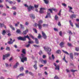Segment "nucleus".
Here are the masks:
<instances>
[{
	"label": "nucleus",
	"mask_w": 79,
	"mask_h": 79,
	"mask_svg": "<svg viewBox=\"0 0 79 79\" xmlns=\"http://www.w3.org/2000/svg\"><path fill=\"white\" fill-rule=\"evenodd\" d=\"M22 52L23 54H21V56H20V58L21 60V62L24 63V61H27V58L25 57V54L26 53V49H22Z\"/></svg>",
	"instance_id": "obj_1"
},
{
	"label": "nucleus",
	"mask_w": 79,
	"mask_h": 79,
	"mask_svg": "<svg viewBox=\"0 0 79 79\" xmlns=\"http://www.w3.org/2000/svg\"><path fill=\"white\" fill-rule=\"evenodd\" d=\"M26 38H27L29 40H31V39H30V38H29V37L28 36V35H27L26 36H25L24 37L19 36L17 38V39L19 40L26 41Z\"/></svg>",
	"instance_id": "obj_2"
},
{
	"label": "nucleus",
	"mask_w": 79,
	"mask_h": 79,
	"mask_svg": "<svg viewBox=\"0 0 79 79\" xmlns=\"http://www.w3.org/2000/svg\"><path fill=\"white\" fill-rule=\"evenodd\" d=\"M44 50L47 52L48 54L49 55H51V51H52V49L50 48L47 47L46 48H45V47H43Z\"/></svg>",
	"instance_id": "obj_3"
},
{
	"label": "nucleus",
	"mask_w": 79,
	"mask_h": 79,
	"mask_svg": "<svg viewBox=\"0 0 79 79\" xmlns=\"http://www.w3.org/2000/svg\"><path fill=\"white\" fill-rule=\"evenodd\" d=\"M54 65L56 67L55 69L56 70H60V66H59L58 65L57 66L56 64L55 63L54 64Z\"/></svg>",
	"instance_id": "obj_4"
},
{
	"label": "nucleus",
	"mask_w": 79,
	"mask_h": 79,
	"mask_svg": "<svg viewBox=\"0 0 79 79\" xmlns=\"http://www.w3.org/2000/svg\"><path fill=\"white\" fill-rule=\"evenodd\" d=\"M10 54H6L5 55H3V60H5V58H7V57H8V56H10Z\"/></svg>",
	"instance_id": "obj_5"
},
{
	"label": "nucleus",
	"mask_w": 79,
	"mask_h": 79,
	"mask_svg": "<svg viewBox=\"0 0 79 79\" xmlns=\"http://www.w3.org/2000/svg\"><path fill=\"white\" fill-rule=\"evenodd\" d=\"M42 34L43 38L44 39H47V35H45V33L44 32L42 31Z\"/></svg>",
	"instance_id": "obj_6"
},
{
	"label": "nucleus",
	"mask_w": 79,
	"mask_h": 79,
	"mask_svg": "<svg viewBox=\"0 0 79 79\" xmlns=\"http://www.w3.org/2000/svg\"><path fill=\"white\" fill-rule=\"evenodd\" d=\"M60 45L61 48H63V47H64V42H61L60 43Z\"/></svg>",
	"instance_id": "obj_7"
},
{
	"label": "nucleus",
	"mask_w": 79,
	"mask_h": 79,
	"mask_svg": "<svg viewBox=\"0 0 79 79\" xmlns=\"http://www.w3.org/2000/svg\"><path fill=\"white\" fill-rule=\"evenodd\" d=\"M70 18L71 19H73V18H76V15L75 14H72L70 16Z\"/></svg>",
	"instance_id": "obj_8"
},
{
	"label": "nucleus",
	"mask_w": 79,
	"mask_h": 79,
	"mask_svg": "<svg viewBox=\"0 0 79 79\" xmlns=\"http://www.w3.org/2000/svg\"><path fill=\"white\" fill-rule=\"evenodd\" d=\"M32 8H34V7L33 6H30L28 8V10L29 12L32 10Z\"/></svg>",
	"instance_id": "obj_9"
},
{
	"label": "nucleus",
	"mask_w": 79,
	"mask_h": 79,
	"mask_svg": "<svg viewBox=\"0 0 79 79\" xmlns=\"http://www.w3.org/2000/svg\"><path fill=\"white\" fill-rule=\"evenodd\" d=\"M40 61H41L42 63H44V64H46V63H47L46 60H44L42 59H40Z\"/></svg>",
	"instance_id": "obj_10"
},
{
	"label": "nucleus",
	"mask_w": 79,
	"mask_h": 79,
	"mask_svg": "<svg viewBox=\"0 0 79 79\" xmlns=\"http://www.w3.org/2000/svg\"><path fill=\"white\" fill-rule=\"evenodd\" d=\"M19 63H18V62H17L13 66V68H14L15 69V68H17V67H18V66H19Z\"/></svg>",
	"instance_id": "obj_11"
},
{
	"label": "nucleus",
	"mask_w": 79,
	"mask_h": 79,
	"mask_svg": "<svg viewBox=\"0 0 79 79\" xmlns=\"http://www.w3.org/2000/svg\"><path fill=\"white\" fill-rule=\"evenodd\" d=\"M68 8H69V11L70 13H72L73 12V11L71 10H73V7L70 6H68Z\"/></svg>",
	"instance_id": "obj_12"
},
{
	"label": "nucleus",
	"mask_w": 79,
	"mask_h": 79,
	"mask_svg": "<svg viewBox=\"0 0 79 79\" xmlns=\"http://www.w3.org/2000/svg\"><path fill=\"white\" fill-rule=\"evenodd\" d=\"M51 18V16H50V13H48L47 15L45 17V18Z\"/></svg>",
	"instance_id": "obj_13"
},
{
	"label": "nucleus",
	"mask_w": 79,
	"mask_h": 79,
	"mask_svg": "<svg viewBox=\"0 0 79 79\" xmlns=\"http://www.w3.org/2000/svg\"><path fill=\"white\" fill-rule=\"evenodd\" d=\"M27 32H28V29H27L26 30L23 31V35L26 34L27 33Z\"/></svg>",
	"instance_id": "obj_14"
},
{
	"label": "nucleus",
	"mask_w": 79,
	"mask_h": 79,
	"mask_svg": "<svg viewBox=\"0 0 79 79\" xmlns=\"http://www.w3.org/2000/svg\"><path fill=\"white\" fill-rule=\"evenodd\" d=\"M29 16L31 18H32L33 19H35V16H34V15L31 14L29 15Z\"/></svg>",
	"instance_id": "obj_15"
},
{
	"label": "nucleus",
	"mask_w": 79,
	"mask_h": 79,
	"mask_svg": "<svg viewBox=\"0 0 79 79\" xmlns=\"http://www.w3.org/2000/svg\"><path fill=\"white\" fill-rule=\"evenodd\" d=\"M16 32L18 33V34H21V30L19 29L17 30Z\"/></svg>",
	"instance_id": "obj_16"
},
{
	"label": "nucleus",
	"mask_w": 79,
	"mask_h": 79,
	"mask_svg": "<svg viewBox=\"0 0 79 79\" xmlns=\"http://www.w3.org/2000/svg\"><path fill=\"white\" fill-rule=\"evenodd\" d=\"M24 76V73H21L18 76H17V77H21V76Z\"/></svg>",
	"instance_id": "obj_17"
},
{
	"label": "nucleus",
	"mask_w": 79,
	"mask_h": 79,
	"mask_svg": "<svg viewBox=\"0 0 79 79\" xmlns=\"http://www.w3.org/2000/svg\"><path fill=\"white\" fill-rule=\"evenodd\" d=\"M38 24H41L43 23V21L42 20H40L38 22Z\"/></svg>",
	"instance_id": "obj_18"
},
{
	"label": "nucleus",
	"mask_w": 79,
	"mask_h": 79,
	"mask_svg": "<svg viewBox=\"0 0 79 79\" xmlns=\"http://www.w3.org/2000/svg\"><path fill=\"white\" fill-rule=\"evenodd\" d=\"M35 43L37 44H39V40L37 38L35 39Z\"/></svg>",
	"instance_id": "obj_19"
},
{
	"label": "nucleus",
	"mask_w": 79,
	"mask_h": 79,
	"mask_svg": "<svg viewBox=\"0 0 79 79\" xmlns=\"http://www.w3.org/2000/svg\"><path fill=\"white\" fill-rule=\"evenodd\" d=\"M33 67L36 70L37 69V64H35L34 65Z\"/></svg>",
	"instance_id": "obj_20"
},
{
	"label": "nucleus",
	"mask_w": 79,
	"mask_h": 79,
	"mask_svg": "<svg viewBox=\"0 0 79 79\" xmlns=\"http://www.w3.org/2000/svg\"><path fill=\"white\" fill-rule=\"evenodd\" d=\"M43 0L46 4H48V2H49V1H48V0Z\"/></svg>",
	"instance_id": "obj_21"
},
{
	"label": "nucleus",
	"mask_w": 79,
	"mask_h": 79,
	"mask_svg": "<svg viewBox=\"0 0 79 79\" xmlns=\"http://www.w3.org/2000/svg\"><path fill=\"white\" fill-rule=\"evenodd\" d=\"M43 0L46 4H48V2H49V1H48V0Z\"/></svg>",
	"instance_id": "obj_22"
},
{
	"label": "nucleus",
	"mask_w": 79,
	"mask_h": 79,
	"mask_svg": "<svg viewBox=\"0 0 79 79\" xmlns=\"http://www.w3.org/2000/svg\"><path fill=\"white\" fill-rule=\"evenodd\" d=\"M13 42H12L11 41H9L7 42V44H9V45H11V44H13Z\"/></svg>",
	"instance_id": "obj_23"
},
{
	"label": "nucleus",
	"mask_w": 79,
	"mask_h": 79,
	"mask_svg": "<svg viewBox=\"0 0 79 79\" xmlns=\"http://www.w3.org/2000/svg\"><path fill=\"white\" fill-rule=\"evenodd\" d=\"M70 56L71 58L73 59V54L72 53H70Z\"/></svg>",
	"instance_id": "obj_24"
},
{
	"label": "nucleus",
	"mask_w": 79,
	"mask_h": 79,
	"mask_svg": "<svg viewBox=\"0 0 79 79\" xmlns=\"http://www.w3.org/2000/svg\"><path fill=\"white\" fill-rule=\"evenodd\" d=\"M9 26L10 27V28H11L12 30H13V31L15 30V28L13 27V26H12V25H10Z\"/></svg>",
	"instance_id": "obj_25"
},
{
	"label": "nucleus",
	"mask_w": 79,
	"mask_h": 79,
	"mask_svg": "<svg viewBox=\"0 0 79 79\" xmlns=\"http://www.w3.org/2000/svg\"><path fill=\"white\" fill-rule=\"evenodd\" d=\"M69 23L70 25L72 26V27H73V23L71 22V20H69Z\"/></svg>",
	"instance_id": "obj_26"
},
{
	"label": "nucleus",
	"mask_w": 79,
	"mask_h": 79,
	"mask_svg": "<svg viewBox=\"0 0 79 79\" xmlns=\"http://www.w3.org/2000/svg\"><path fill=\"white\" fill-rule=\"evenodd\" d=\"M33 31H34V32L36 34H37V30L36 29L33 28Z\"/></svg>",
	"instance_id": "obj_27"
},
{
	"label": "nucleus",
	"mask_w": 79,
	"mask_h": 79,
	"mask_svg": "<svg viewBox=\"0 0 79 79\" xmlns=\"http://www.w3.org/2000/svg\"><path fill=\"white\" fill-rule=\"evenodd\" d=\"M55 20L57 21V20H58L59 19L58 17L57 16V15H56L55 16Z\"/></svg>",
	"instance_id": "obj_28"
},
{
	"label": "nucleus",
	"mask_w": 79,
	"mask_h": 79,
	"mask_svg": "<svg viewBox=\"0 0 79 79\" xmlns=\"http://www.w3.org/2000/svg\"><path fill=\"white\" fill-rule=\"evenodd\" d=\"M38 27L40 29H42V25L38 24Z\"/></svg>",
	"instance_id": "obj_29"
},
{
	"label": "nucleus",
	"mask_w": 79,
	"mask_h": 79,
	"mask_svg": "<svg viewBox=\"0 0 79 79\" xmlns=\"http://www.w3.org/2000/svg\"><path fill=\"white\" fill-rule=\"evenodd\" d=\"M67 45L69 47H72L73 46V45H72V44H71V43H68Z\"/></svg>",
	"instance_id": "obj_30"
},
{
	"label": "nucleus",
	"mask_w": 79,
	"mask_h": 79,
	"mask_svg": "<svg viewBox=\"0 0 79 79\" xmlns=\"http://www.w3.org/2000/svg\"><path fill=\"white\" fill-rule=\"evenodd\" d=\"M62 51L64 53H65V54H67V55H69V54L68 52L66 51H64V50H63Z\"/></svg>",
	"instance_id": "obj_31"
},
{
	"label": "nucleus",
	"mask_w": 79,
	"mask_h": 79,
	"mask_svg": "<svg viewBox=\"0 0 79 79\" xmlns=\"http://www.w3.org/2000/svg\"><path fill=\"white\" fill-rule=\"evenodd\" d=\"M29 41L28 42V44H32V43H34V42L33 41H31V39L30 40H29Z\"/></svg>",
	"instance_id": "obj_32"
},
{
	"label": "nucleus",
	"mask_w": 79,
	"mask_h": 79,
	"mask_svg": "<svg viewBox=\"0 0 79 79\" xmlns=\"http://www.w3.org/2000/svg\"><path fill=\"white\" fill-rule=\"evenodd\" d=\"M63 60H64V61L66 63H68V61H66V60L65 59V56H64V57L63 58Z\"/></svg>",
	"instance_id": "obj_33"
},
{
	"label": "nucleus",
	"mask_w": 79,
	"mask_h": 79,
	"mask_svg": "<svg viewBox=\"0 0 79 79\" xmlns=\"http://www.w3.org/2000/svg\"><path fill=\"white\" fill-rule=\"evenodd\" d=\"M75 25L76 26V27H78V28H79V23H78L77 24L76 23Z\"/></svg>",
	"instance_id": "obj_34"
},
{
	"label": "nucleus",
	"mask_w": 79,
	"mask_h": 79,
	"mask_svg": "<svg viewBox=\"0 0 79 79\" xmlns=\"http://www.w3.org/2000/svg\"><path fill=\"white\" fill-rule=\"evenodd\" d=\"M6 50H8V51H9V50H10V48L9 47H7L6 48Z\"/></svg>",
	"instance_id": "obj_35"
},
{
	"label": "nucleus",
	"mask_w": 79,
	"mask_h": 79,
	"mask_svg": "<svg viewBox=\"0 0 79 79\" xmlns=\"http://www.w3.org/2000/svg\"><path fill=\"white\" fill-rule=\"evenodd\" d=\"M44 13V10H40V13L42 14V13Z\"/></svg>",
	"instance_id": "obj_36"
},
{
	"label": "nucleus",
	"mask_w": 79,
	"mask_h": 79,
	"mask_svg": "<svg viewBox=\"0 0 79 79\" xmlns=\"http://www.w3.org/2000/svg\"><path fill=\"white\" fill-rule=\"evenodd\" d=\"M4 26V24H3L0 23V27H3Z\"/></svg>",
	"instance_id": "obj_37"
},
{
	"label": "nucleus",
	"mask_w": 79,
	"mask_h": 79,
	"mask_svg": "<svg viewBox=\"0 0 79 79\" xmlns=\"http://www.w3.org/2000/svg\"><path fill=\"white\" fill-rule=\"evenodd\" d=\"M6 33V31H5V30H3L2 31V34L3 35H4Z\"/></svg>",
	"instance_id": "obj_38"
},
{
	"label": "nucleus",
	"mask_w": 79,
	"mask_h": 79,
	"mask_svg": "<svg viewBox=\"0 0 79 79\" xmlns=\"http://www.w3.org/2000/svg\"><path fill=\"white\" fill-rule=\"evenodd\" d=\"M20 71H22L24 70V68L23 67H21L20 69Z\"/></svg>",
	"instance_id": "obj_39"
},
{
	"label": "nucleus",
	"mask_w": 79,
	"mask_h": 79,
	"mask_svg": "<svg viewBox=\"0 0 79 79\" xmlns=\"http://www.w3.org/2000/svg\"><path fill=\"white\" fill-rule=\"evenodd\" d=\"M33 46L35 47H37V48H39V47H40V46L39 45H34Z\"/></svg>",
	"instance_id": "obj_40"
},
{
	"label": "nucleus",
	"mask_w": 79,
	"mask_h": 79,
	"mask_svg": "<svg viewBox=\"0 0 79 79\" xmlns=\"http://www.w3.org/2000/svg\"><path fill=\"white\" fill-rule=\"evenodd\" d=\"M61 10H60L59 11V13L58 14V15L59 16H61Z\"/></svg>",
	"instance_id": "obj_41"
},
{
	"label": "nucleus",
	"mask_w": 79,
	"mask_h": 79,
	"mask_svg": "<svg viewBox=\"0 0 79 79\" xmlns=\"http://www.w3.org/2000/svg\"><path fill=\"white\" fill-rule=\"evenodd\" d=\"M19 24V22H17V23L15 24V27H17Z\"/></svg>",
	"instance_id": "obj_42"
},
{
	"label": "nucleus",
	"mask_w": 79,
	"mask_h": 79,
	"mask_svg": "<svg viewBox=\"0 0 79 79\" xmlns=\"http://www.w3.org/2000/svg\"><path fill=\"white\" fill-rule=\"evenodd\" d=\"M20 27H21L22 29H24V27H23V26L22 24H20Z\"/></svg>",
	"instance_id": "obj_43"
},
{
	"label": "nucleus",
	"mask_w": 79,
	"mask_h": 79,
	"mask_svg": "<svg viewBox=\"0 0 79 79\" xmlns=\"http://www.w3.org/2000/svg\"><path fill=\"white\" fill-rule=\"evenodd\" d=\"M56 53H58V54L61 53V51H60V50H58L57 51Z\"/></svg>",
	"instance_id": "obj_44"
},
{
	"label": "nucleus",
	"mask_w": 79,
	"mask_h": 79,
	"mask_svg": "<svg viewBox=\"0 0 79 79\" xmlns=\"http://www.w3.org/2000/svg\"><path fill=\"white\" fill-rule=\"evenodd\" d=\"M62 5L63 6H64L65 7H66V6H67L66 4L64 3H62Z\"/></svg>",
	"instance_id": "obj_45"
},
{
	"label": "nucleus",
	"mask_w": 79,
	"mask_h": 79,
	"mask_svg": "<svg viewBox=\"0 0 79 79\" xmlns=\"http://www.w3.org/2000/svg\"><path fill=\"white\" fill-rule=\"evenodd\" d=\"M77 70H74L73 69H72L71 70V72H72V73H74V72H76V71H77Z\"/></svg>",
	"instance_id": "obj_46"
},
{
	"label": "nucleus",
	"mask_w": 79,
	"mask_h": 79,
	"mask_svg": "<svg viewBox=\"0 0 79 79\" xmlns=\"http://www.w3.org/2000/svg\"><path fill=\"white\" fill-rule=\"evenodd\" d=\"M42 37V36L40 35V34H39V35L38 37V39H40V38H41V37Z\"/></svg>",
	"instance_id": "obj_47"
},
{
	"label": "nucleus",
	"mask_w": 79,
	"mask_h": 79,
	"mask_svg": "<svg viewBox=\"0 0 79 79\" xmlns=\"http://www.w3.org/2000/svg\"><path fill=\"white\" fill-rule=\"evenodd\" d=\"M39 54L40 55L42 54V51H40L39 52Z\"/></svg>",
	"instance_id": "obj_48"
},
{
	"label": "nucleus",
	"mask_w": 79,
	"mask_h": 79,
	"mask_svg": "<svg viewBox=\"0 0 79 79\" xmlns=\"http://www.w3.org/2000/svg\"><path fill=\"white\" fill-rule=\"evenodd\" d=\"M52 10L53 11H57V10L56 9H54V8H52Z\"/></svg>",
	"instance_id": "obj_49"
},
{
	"label": "nucleus",
	"mask_w": 79,
	"mask_h": 79,
	"mask_svg": "<svg viewBox=\"0 0 79 79\" xmlns=\"http://www.w3.org/2000/svg\"><path fill=\"white\" fill-rule=\"evenodd\" d=\"M48 10L49 11H50V12H51V13H52V10H52V9H48Z\"/></svg>",
	"instance_id": "obj_50"
},
{
	"label": "nucleus",
	"mask_w": 79,
	"mask_h": 79,
	"mask_svg": "<svg viewBox=\"0 0 79 79\" xmlns=\"http://www.w3.org/2000/svg\"><path fill=\"white\" fill-rule=\"evenodd\" d=\"M58 24L59 26H61V23H60V22H58Z\"/></svg>",
	"instance_id": "obj_51"
},
{
	"label": "nucleus",
	"mask_w": 79,
	"mask_h": 79,
	"mask_svg": "<svg viewBox=\"0 0 79 79\" xmlns=\"http://www.w3.org/2000/svg\"><path fill=\"white\" fill-rule=\"evenodd\" d=\"M11 9H13V10H16V7L14 6Z\"/></svg>",
	"instance_id": "obj_52"
},
{
	"label": "nucleus",
	"mask_w": 79,
	"mask_h": 79,
	"mask_svg": "<svg viewBox=\"0 0 79 79\" xmlns=\"http://www.w3.org/2000/svg\"><path fill=\"white\" fill-rule=\"evenodd\" d=\"M29 46H30V44H28L26 45L25 46L26 47H27V48H28V47H29Z\"/></svg>",
	"instance_id": "obj_53"
},
{
	"label": "nucleus",
	"mask_w": 79,
	"mask_h": 79,
	"mask_svg": "<svg viewBox=\"0 0 79 79\" xmlns=\"http://www.w3.org/2000/svg\"><path fill=\"white\" fill-rule=\"evenodd\" d=\"M74 54L75 55H78L79 53L77 52H75Z\"/></svg>",
	"instance_id": "obj_54"
},
{
	"label": "nucleus",
	"mask_w": 79,
	"mask_h": 79,
	"mask_svg": "<svg viewBox=\"0 0 79 79\" xmlns=\"http://www.w3.org/2000/svg\"><path fill=\"white\" fill-rule=\"evenodd\" d=\"M59 35L60 36H62V32L61 31H60L59 32Z\"/></svg>",
	"instance_id": "obj_55"
},
{
	"label": "nucleus",
	"mask_w": 79,
	"mask_h": 79,
	"mask_svg": "<svg viewBox=\"0 0 79 79\" xmlns=\"http://www.w3.org/2000/svg\"><path fill=\"white\" fill-rule=\"evenodd\" d=\"M79 50V48H76V51H78Z\"/></svg>",
	"instance_id": "obj_56"
},
{
	"label": "nucleus",
	"mask_w": 79,
	"mask_h": 79,
	"mask_svg": "<svg viewBox=\"0 0 79 79\" xmlns=\"http://www.w3.org/2000/svg\"><path fill=\"white\" fill-rule=\"evenodd\" d=\"M25 25H26V26H27V25H28V24H29V22H26L25 23Z\"/></svg>",
	"instance_id": "obj_57"
},
{
	"label": "nucleus",
	"mask_w": 79,
	"mask_h": 79,
	"mask_svg": "<svg viewBox=\"0 0 79 79\" xmlns=\"http://www.w3.org/2000/svg\"><path fill=\"white\" fill-rule=\"evenodd\" d=\"M54 31H58V29L56 28H54Z\"/></svg>",
	"instance_id": "obj_58"
},
{
	"label": "nucleus",
	"mask_w": 79,
	"mask_h": 79,
	"mask_svg": "<svg viewBox=\"0 0 79 79\" xmlns=\"http://www.w3.org/2000/svg\"><path fill=\"white\" fill-rule=\"evenodd\" d=\"M39 7V6L38 5H35V8H37Z\"/></svg>",
	"instance_id": "obj_59"
},
{
	"label": "nucleus",
	"mask_w": 79,
	"mask_h": 79,
	"mask_svg": "<svg viewBox=\"0 0 79 79\" xmlns=\"http://www.w3.org/2000/svg\"><path fill=\"white\" fill-rule=\"evenodd\" d=\"M54 79H59V78H58V77H57V76H55L54 77Z\"/></svg>",
	"instance_id": "obj_60"
},
{
	"label": "nucleus",
	"mask_w": 79,
	"mask_h": 79,
	"mask_svg": "<svg viewBox=\"0 0 79 79\" xmlns=\"http://www.w3.org/2000/svg\"><path fill=\"white\" fill-rule=\"evenodd\" d=\"M69 34H70V35H73V33L71 32V31H69Z\"/></svg>",
	"instance_id": "obj_61"
},
{
	"label": "nucleus",
	"mask_w": 79,
	"mask_h": 79,
	"mask_svg": "<svg viewBox=\"0 0 79 79\" xmlns=\"http://www.w3.org/2000/svg\"><path fill=\"white\" fill-rule=\"evenodd\" d=\"M9 3H10V4H12L13 3V2H12V1H8Z\"/></svg>",
	"instance_id": "obj_62"
},
{
	"label": "nucleus",
	"mask_w": 79,
	"mask_h": 79,
	"mask_svg": "<svg viewBox=\"0 0 79 79\" xmlns=\"http://www.w3.org/2000/svg\"><path fill=\"white\" fill-rule=\"evenodd\" d=\"M52 58L53 60L55 59V57L54 56V55H52Z\"/></svg>",
	"instance_id": "obj_63"
},
{
	"label": "nucleus",
	"mask_w": 79,
	"mask_h": 79,
	"mask_svg": "<svg viewBox=\"0 0 79 79\" xmlns=\"http://www.w3.org/2000/svg\"><path fill=\"white\" fill-rule=\"evenodd\" d=\"M5 6L6 7V8H8V9L10 8V7H9V6H7V4H5Z\"/></svg>",
	"instance_id": "obj_64"
}]
</instances>
